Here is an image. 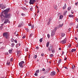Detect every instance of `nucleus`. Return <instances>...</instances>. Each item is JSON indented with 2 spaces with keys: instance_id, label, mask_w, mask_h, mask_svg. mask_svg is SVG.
Wrapping results in <instances>:
<instances>
[{
  "instance_id": "nucleus-63",
  "label": "nucleus",
  "mask_w": 78,
  "mask_h": 78,
  "mask_svg": "<svg viewBox=\"0 0 78 78\" xmlns=\"http://www.w3.org/2000/svg\"><path fill=\"white\" fill-rule=\"evenodd\" d=\"M75 39H76V40H77V38L76 37H75Z\"/></svg>"
},
{
  "instance_id": "nucleus-31",
  "label": "nucleus",
  "mask_w": 78,
  "mask_h": 78,
  "mask_svg": "<svg viewBox=\"0 0 78 78\" xmlns=\"http://www.w3.org/2000/svg\"><path fill=\"white\" fill-rule=\"evenodd\" d=\"M71 9V7H69L68 8V11H70Z\"/></svg>"
},
{
  "instance_id": "nucleus-24",
  "label": "nucleus",
  "mask_w": 78,
  "mask_h": 78,
  "mask_svg": "<svg viewBox=\"0 0 78 78\" xmlns=\"http://www.w3.org/2000/svg\"><path fill=\"white\" fill-rule=\"evenodd\" d=\"M25 30L27 31V32H29L30 31V30L28 29V28H25Z\"/></svg>"
},
{
  "instance_id": "nucleus-28",
  "label": "nucleus",
  "mask_w": 78,
  "mask_h": 78,
  "mask_svg": "<svg viewBox=\"0 0 78 78\" xmlns=\"http://www.w3.org/2000/svg\"><path fill=\"white\" fill-rule=\"evenodd\" d=\"M75 68V65H73L72 67V69H74Z\"/></svg>"
},
{
  "instance_id": "nucleus-15",
  "label": "nucleus",
  "mask_w": 78,
  "mask_h": 78,
  "mask_svg": "<svg viewBox=\"0 0 78 78\" xmlns=\"http://www.w3.org/2000/svg\"><path fill=\"white\" fill-rule=\"evenodd\" d=\"M55 32H52L51 36H53L55 35Z\"/></svg>"
},
{
  "instance_id": "nucleus-20",
  "label": "nucleus",
  "mask_w": 78,
  "mask_h": 78,
  "mask_svg": "<svg viewBox=\"0 0 78 78\" xmlns=\"http://www.w3.org/2000/svg\"><path fill=\"white\" fill-rule=\"evenodd\" d=\"M63 23H62V24H59V25L58 26L59 28H61V27H62L63 26Z\"/></svg>"
},
{
  "instance_id": "nucleus-30",
  "label": "nucleus",
  "mask_w": 78,
  "mask_h": 78,
  "mask_svg": "<svg viewBox=\"0 0 78 78\" xmlns=\"http://www.w3.org/2000/svg\"><path fill=\"white\" fill-rule=\"evenodd\" d=\"M39 41H40V42H42V38H41L39 40Z\"/></svg>"
},
{
  "instance_id": "nucleus-21",
  "label": "nucleus",
  "mask_w": 78,
  "mask_h": 78,
  "mask_svg": "<svg viewBox=\"0 0 78 78\" xmlns=\"http://www.w3.org/2000/svg\"><path fill=\"white\" fill-rule=\"evenodd\" d=\"M15 34L16 35V36L19 35V34H18V32L16 31L15 33Z\"/></svg>"
},
{
  "instance_id": "nucleus-26",
  "label": "nucleus",
  "mask_w": 78,
  "mask_h": 78,
  "mask_svg": "<svg viewBox=\"0 0 78 78\" xmlns=\"http://www.w3.org/2000/svg\"><path fill=\"white\" fill-rule=\"evenodd\" d=\"M69 17H73V15H69Z\"/></svg>"
},
{
  "instance_id": "nucleus-14",
  "label": "nucleus",
  "mask_w": 78,
  "mask_h": 78,
  "mask_svg": "<svg viewBox=\"0 0 78 78\" xmlns=\"http://www.w3.org/2000/svg\"><path fill=\"white\" fill-rule=\"evenodd\" d=\"M28 26H29V27H31V29H32V28H34V25H31V24L30 23H29L28 24Z\"/></svg>"
},
{
  "instance_id": "nucleus-56",
  "label": "nucleus",
  "mask_w": 78,
  "mask_h": 78,
  "mask_svg": "<svg viewBox=\"0 0 78 78\" xmlns=\"http://www.w3.org/2000/svg\"><path fill=\"white\" fill-rule=\"evenodd\" d=\"M71 30V28H69V30H68V31H70Z\"/></svg>"
},
{
  "instance_id": "nucleus-1",
  "label": "nucleus",
  "mask_w": 78,
  "mask_h": 78,
  "mask_svg": "<svg viewBox=\"0 0 78 78\" xmlns=\"http://www.w3.org/2000/svg\"><path fill=\"white\" fill-rule=\"evenodd\" d=\"M10 9L9 8H8L6 9V10H5L4 11V14H5V16H4L3 14H1V17L3 19H10L11 18V13H8V12H9V11Z\"/></svg>"
},
{
  "instance_id": "nucleus-6",
  "label": "nucleus",
  "mask_w": 78,
  "mask_h": 78,
  "mask_svg": "<svg viewBox=\"0 0 78 78\" xmlns=\"http://www.w3.org/2000/svg\"><path fill=\"white\" fill-rule=\"evenodd\" d=\"M36 2L35 0H30L29 3L30 5H33L34 3V2Z\"/></svg>"
},
{
  "instance_id": "nucleus-25",
  "label": "nucleus",
  "mask_w": 78,
  "mask_h": 78,
  "mask_svg": "<svg viewBox=\"0 0 78 78\" xmlns=\"http://www.w3.org/2000/svg\"><path fill=\"white\" fill-rule=\"evenodd\" d=\"M11 47H14V43H12L11 44Z\"/></svg>"
},
{
  "instance_id": "nucleus-16",
  "label": "nucleus",
  "mask_w": 78,
  "mask_h": 78,
  "mask_svg": "<svg viewBox=\"0 0 78 78\" xmlns=\"http://www.w3.org/2000/svg\"><path fill=\"white\" fill-rule=\"evenodd\" d=\"M54 8L55 9H57V5L56 4H54Z\"/></svg>"
},
{
  "instance_id": "nucleus-55",
  "label": "nucleus",
  "mask_w": 78,
  "mask_h": 78,
  "mask_svg": "<svg viewBox=\"0 0 78 78\" xmlns=\"http://www.w3.org/2000/svg\"><path fill=\"white\" fill-rule=\"evenodd\" d=\"M36 49H37V50H38L39 49V47H36Z\"/></svg>"
},
{
  "instance_id": "nucleus-47",
  "label": "nucleus",
  "mask_w": 78,
  "mask_h": 78,
  "mask_svg": "<svg viewBox=\"0 0 78 78\" xmlns=\"http://www.w3.org/2000/svg\"><path fill=\"white\" fill-rule=\"evenodd\" d=\"M13 61V58H12L10 59V61Z\"/></svg>"
},
{
  "instance_id": "nucleus-38",
  "label": "nucleus",
  "mask_w": 78,
  "mask_h": 78,
  "mask_svg": "<svg viewBox=\"0 0 78 78\" xmlns=\"http://www.w3.org/2000/svg\"><path fill=\"white\" fill-rule=\"evenodd\" d=\"M7 66H9L10 64V62H7Z\"/></svg>"
},
{
  "instance_id": "nucleus-43",
  "label": "nucleus",
  "mask_w": 78,
  "mask_h": 78,
  "mask_svg": "<svg viewBox=\"0 0 78 78\" xmlns=\"http://www.w3.org/2000/svg\"><path fill=\"white\" fill-rule=\"evenodd\" d=\"M75 5L76 6H77V5H78V2H76L75 3Z\"/></svg>"
},
{
  "instance_id": "nucleus-48",
  "label": "nucleus",
  "mask_w": 78,
  "mask_h": 78,
  "mask_svg": "<svg viewBox=\"0 0 78 78\" xmlns=\"http://www.w3.org/2000/svg\"><path fill=\"white\" fill-rule=\"evenodd\" d=\"M26 75L27 76H28V75H29V73H26Z\"/></svg>"
},
{
  "instance_id": "nucleus-58",
  "label": "nucleus",
  "mask_w": 78,
  "mask_h": 78,
  "mask_svg": "<svg viewBox=\"0 0 78 78\" xmlns=\"http://www.w3.org/2000/svg\"><path fill=\"white\" fill-rule=\"evenodd\" d=\"M69 47L70 48V47H71V44H69Z\"/></svg>"
},
{
  "instance_id": "nucleus-19",
  "label": "nucleus",
  "mask_w": 78,
  "mask_h": 78,
  "mask_svg": "<svg viewBox=\"0 0 78 78\" xmlns=\"http://www.w3.org/2000/svg\"><path fill=\"white\" fill-rule=\"evenodd\" d=\"M9 52L10 54H11V53H12V50H10L9 51Z\"/></svg>"
},
{
  "instance_id": "nucleus-62",
  "label": "nucleus",
  "mask_w": 78,
  "mask_h": 78,
  "mask_svg": "<svg viewBox=\"0 0 78 78\" xmlns=\"http://www.w3.org/2000/svg\"><path fill=\"white\" fill-rule=\"evenodd\" d=\"M76 28H78V24H77V25L76 26Z\"/></svg>"
},
{
  "instance_id": "nucleus-34",
  "label": "nucleus",
  "mask_w": 78,
  "mask_h": 78,
  "mask_svg": "<svg viewBox=\"0 0 78 78\" xmlns=\"http://www.w3.org/2000/svg\"><path fill=\"white\" fill-rule=\"evenodd\" d=\"M11 41L12 42H13L14 41V39H13V38H12L11 39Z\"/></svg>"
},
{
  "instance_id": "nucleus-13",
  "label": "nucleus",
  "mask_w": 78,
  "mask_h": 78,
  "mask_svg": "<svg viewBox=\"0 0 78 78\" xmlns=\"http://www.w3.org/2000/svg\"><path fill=\"white\" fill-rule=\"evenodd\" d=\"M23 23V22H21V23L19 25L18 27L21 28V27H22Z\"/></svg>"
},
{
  "instance_id": "nucleus-3",
  "label": "nucleus",
  "mask_w": 78,
  "mask_h": 78,
  "mask_svg": "<svg viewBox=\"0 0 78 78\" xmlns=\"http://www.w3.org/2000/svg\"><path fill=\"white\" fill-rule=\"evenodd\" d=\"M25 62L23 61H21L19 63V66L21 68H23V66H25Z\"/></svg>"
},
{
  "instance_id": "nucleus-51",
  "label": "nucleus",
  "mask_w": 78,
  "mask_h": 78,
  "mask_svg": "<svg viewBox=\"0 0 78 78\" xmlns=\"http://www.w3.org/2000/svg\"><path fill=\"white\" fill-rule=\"evenodd\" d=\"M42 71H43V72H44V71L45 70V69L43 68L42 69Z\"/></svg>"
},
{
  "instance_id": "nucleus-7",
  "label": "nucleus",
  "mask_w": 78,
  "mask_h": 78,
  "mask_svg": "<svg viewBox=\"0 0 78 78\" xmlns=\"http://www.w3.org/2000/svg\"><path fill=\"white\" fill-rule=\"evenodd\" d=\"M7 23H10V21L8 19H6L5 20L4 23L6 24Z\"/></svg>"
},
{
  "instance_id": "nucleus-27",
  "label": "nucleus",
  "mask_w": 78,
  "mask_h": 78,
  "mask_svg": "<svg viewBox=\"0 0 78 78\" xmlns=\"http://www.w3.org/2000/svg\"><path fill=\"white\" fill-rule=\"evenodd\" d=\"M39 70L38 69L36 71L35 73H39Z\"/></svg>"
},
{
  "instance_id": "nucleus-59",
  "label": "nucleus",
  "mask_w": 78,
  "mask_h": 78,
  "mask_svg": "<svg viewBox=\"0 0 78 78\" xmlns=\"http://www.w3.org/2000/svg\"><path fill=\"white\" fill-rule=\"evenodd\" d=\"M76 20L77 22H78V18H77L76 19Z\"/></svg>"
},
{
  "instance_id": "nucleus-52",
  "label": "nucleus",
  "mask_w": 78,
  "mask_h": 78,
  "mask_svg": "<svg viewBox=\"0 0 78 78\" xmlns=\"http://www.w3.org/2000/svg\"><path fill=\"white\" fill-rule=\"evenodd\" d=\"M41 56H44V53H42L41 54Z\"/></svg>"
},
{
  "instance_id": "nucleus-32",
  "label": "nucleus",
  "mask_w": 78,
  "mask_h": 78,
  "mask_svg": "<svg viewBox=\"0 0 78 78\" xmlns=\"http://www.w3.org/2000/svg\"><path fill=\"white\" fill-rule=\"evenodd\" d=\"M67 12V11H66V12H64V15H66V13Z\"/></svg>"
},
{
  "instance_id": "nucleus-49",
  "label": "nucleus",
  "mask_w": 78,
  "mask_h": 78,
  "mask_svg": "<svg viewBox=\"0 0 78 78\" xmlns=\"http://www.w3.org/2000/svg\"><path fill=\"white\" fill-rule=\"evenodd\" d=\"M34 75H35V76H37V73H35L34 74Z\"/></svg>"
},
{
  "instance_id": "nucleus-33",
  "label": "nucleus",
  "mask_w": 78,
  "mask_h": 78,
  "mask_svg": "<svg viewBox=\"0 0 78 78\" xmlns=\"http://www.w3.org/2000/svg\"><path fill=\"white\" fill-rule=\"evenodd\" d=\"M61 62V59H60L59 61H58V64H60V62Z\"/></svg>"
},
{
  "instance_id": "nucleus-39",
  "label": "nucleus",
  "mask_w": 78,
  "mask_h": 78,
  "mask_svg": "<svg viewBox=\"0 0 78 78\" xmlns=\"http://www.w3.org/2000/svg\"><path fill=\"white\" fill-rule=\"evenodd\" d=\"M28 50V48H25V51H27Z\"/></svg>"
},
{
  "instance_id": "nucleus-22",
  "label": "nucleus",
  "mask_w": 78,
  "mask_h": 78,
  "mask_svg": "<svg viewBox=\"0 0 78 78\" xmlns=\"http://www.w3.org/2000/svg\"><path fill=\"white\" fill-rule=\"evenodd\" d=\"M76 51V49H72L71 50V52H73L74 51Z\"/></svg>"
},
{
  "instance_id": "nucleus-53",
  "label": "nucleus",
  "mask_w": 78,
  "mask_h": 78,
  "mask_svg": "<svg viewBox=\"0 0 78 78\" xmlns=\"http://www.w3.org/2000/svg\"><path fill=\"white\" fill-rule=\"evenodd\" d=\"M25 36H24L22 37L23 39H24V38H25Z\"/></svg>"
},
{
  "instance_id": "nucleus-61",
  "label": "nucleus",
  "mask_w": 78,
  "mask_h": 78,
  "mask_svg": "<svg viewBox=\"0 0 78 78\" xmlns=\"http://www.w3.org/2000/svg\"><path fill=\"white\" fill-rule=\"evenodd\" d=\"M64 52L63 51L62 55H64Z\"/></svg>"
},
{
  "instance_id": "nucleus-23",
  "label": "nucleus",
  "mask_w": 78,
  "mask_h": 78,
  "mask_svg": "<svg viewBox=\"0 0 78 78\" xmlns=\"http://www.w3.org/2000/svg\"><path fill=\"white\" fill-rule=\"evenodd\" d=\"M49 44H50V43H49V42H47L46 44V47H48V46L49 45Z\"/></svg>"
},
{
  "instance_id": "nucleus-41",
  "label": "nucleus",
  "mask_w": 78,
  "mask_h": 78,
  "mask_svg": "<svg viewBox=\"0 0 78 78\" xmlns=\"http://www.w3.org/2000/svg\"><path fill=\"white\" fill-rule=\"evenodd\" d=\"M8 52H6L5 53V55H8Z\"/></svg>"
},
{
  "instance_id": "nucleus-29",
  "label": "nucleus",
  "mask_w": 78,
  "mask_h": 78,
  "mask_svg": "<svg viewBox=\"0 0 78 78\" xmlns=\"http://www.w3.org/2000/svg\"><path fill=\"white\" fill-rule=\"evenodd\" d=\"M36 58H37V55H34V59H36Z\"/></svg>"
},
{
  "instance_id": "nucleus-11",
  "label": "nucleus",
  "mask_w": 78,
  "mask_h": 78,
  "mask_svg": "<svg viewBox=\"0 0 78 78\" xmlns=\"http://www.w3.org/2000/svg\"><path fill=\"white\" fill-rule=\"evenodd\" d=\"M50 69H47L45 70V72H44V74H46V73H48V72L49 71H50Z\"/></svg>"
},
{
  "instance_id": "nucleus-60",
  "label": "nucleus",
  "mask_w": 78,
  "mask_h": 78,
  "mask_svg": "<svg viewBox=\"0 0 78 78\" xmlns=\"http://www.w3.org/2000/svg\"><path fill=\"white\" fill-rule=\"evenodd\" d=\"M76 46L77 47H78V44H76Z\"/></svg>"
},
{
  "instance_id": "nucleus-54",
  "label": "nucleus",
  "mask_w": 78,
  "mask_h": 78,
  "mask_svg": "<svg viewBox=\"0 0 78 78\" xmlns=\"http://www.w3.org/2000/svg\"><path fill=\"white\" fill-rule=\"evenodd\" d=\"M15 43H17V40H15Z\"/></svg>"
},
{
  "instance_id": "nucleus-12",
  "label": "nucleus",
  "mask_w": 78,
  "mask_h": 78,
  "mask_svg": "<svg viewBox=\"0 0 78 78\" xmlns=\"http://www.w3.org/2000/svg\"><path fill=\"white\" fill-rule=\"evenodd\" d=\"M56 73L55 72L53 71L51 73V76H54L55 75Z\"/></svg>"
},
{
  "instance_id": "nucleus-42",
  "label": "nucleus",
  "mask_w": 78,
  "mask_h": 78,
  "mask_svg": "<svg viewBox=\"0 0 78 78\" xmlns=\"http://www.w3.org/2000/svg\"><path fill=\"white\" fill-rule=\"evenodd\" d=\"M21 16H25V14L23 13H22L21 14Z\"/></svg>"
},
{
  "instance_id": "nucleus-57",
  "label": "nucleus",
  "mask_w": 78,
  "mask_h": 78,
  "mask_svg": "<svg viewBox=\"0 0 78 78\" xmlns=\"http://www.w3.org/2000/svg\"><path fill=\"white\" fill-rule=\"evenodd\" d=\"M71 13H72V14H73V11H71Z\"/></svg>"
},
{
  "instance_id": "nucleus-2",
  "label": "nucleus",
  "mask_w": 78,
  "mask_h": 78,
  "mask_svg": "<svg viewBox=\"0 0 78 78\" xmlns=\"http://www.w3.org/2000/svg\"><path fill=\"white\" fill-rule=\"evenodd\" d=\"M3 36L7 39H9V33L7 32L4 33L3 34Z\"/></svg>"
},
{
  "instance_id": "nucleus-9",
  "label": "nucleus",
  "mask_w": 78,
  "mask_h": 78,
  "mask_svg": "<svg viewBox=\"0 0 78 78\" xmlns=\"http://www.w3.org/2000/svg\"><path fill=\"white\" fill-rule=\"evenodd\" d=\"M20 54H21V51H17V56L18 58L20 56Z\"/></svg>"
},
{
  "instance_id": "nucleus-10",
  "label": "nucleus",
  "mask_w": 78,
  "mask_h": 78,
  "mask_svg": "<svg viewBox=\"0 0 78 78\" xmlns=\"http://www.w3.org/2000/svg\"><path fill=\"white\" fill-rule=\"evenodd\" d=\"M6 5H4L3 4H0V8H2V9L5 8H6Z\"/></svg>"
},
{
  "instance_id": "nucleus-36",
  "label": "nucleus",
  "mask_w": 78,
  "mask_h": 78,
  "mask_svg": "<svg viewBox=\"0 0 78 78\" xmlns=\"http://www.w3.org/2000/svg\"><path fill=\"white\" fill-rule=\"evenodd\" d=\"M59 17L60 19H62V17H63V16H60Z\"/></svg>"
},
{
  "instance_id": "nucleus-17",
  "label": "nucleus",
  "mask_w": 78,
  "mask_h": 78,
  "mask_svg": "<svg viewBox=\"0 0 78 78\" xmlns=\"http://www.w3.org/2000/svg\"><path fill=\"white\" fill-rule=\"evenodd\" d=\"M66 8V4H65V5L62 8L63 9H65Z\"/></svg>"
},
{
  "instance_id": "nucleus-46",
  "label": "nucleus",
  "mask_w": 78,
  "mask_h": 78,
  "mask_svg": "<svg viewBox=\"0 0 78 78\" xmlns=\"http://www.w3.org/2000/svg\"><path fill=\"white\" fill-rule=\"evenodd\" d=\"M21 8L22 9H25V7H23H23H21Z\"/></svg>"
},
{
  "instance_id": "nucleus-37",
  "label": "nucleus",
  "mask_w": 78,
  "mask_h": 78,
  "mask_svg": "<svg viewBox=\"0 0 78 78\" xmlns=\"http://www.w3.org/2000/svg\"><path fill=\"white\" fill-rule=\"evenodd\" d=\"M33 35V34H30V37H31Z\"/></svg>"
},
{
  "instance_id": "nucleus-50",
  "label": "nucleus",
  "mask_w": 78,
  "mask_h": 78,
  "mask_svg": "<svg viewBox=\"0 0 78 78\" xmlns=\"http://www.w3.org/2000/svg\"><path fill=\"white\" fill-rule=\"evenodd\" d=\"M2 28H3L1 26L0 27V30H2Z\"/></svg>"
},
{
  "instance_id": "nucleus-44",
  "label": "nucleus",
  "mask_w": 78,
  "mask_h": 78,
  "mask_svg": "<svg viewBox=\"0 0 78 78\" xmlns=\"http://www.w3.org/2000/svg\"><path fill=\"white\" fill-rule=\"evenodd\" d=\"M47 36L48 38V39H49V38H50V35L49 34H48L47 35Z\"/></svg>"
},
{
  "instance_id": "nucleus-40",
  "label": "nucleus",
  "mask_w": 78,
  "mask_h": 78,
  "mask_svg": "<svg viewBox=\"0 0 78 78\" xmlns=\"http://www.w3.org/2000/svg\"><path fill=\"white\" fill-rule=\"evenodd\" d=\"M30 9V10H31L32 11H33V7H31Z\"/></svg>"
},
{
  "instance_id": "nucleus-5",
  "label": "nucleus",
  "mask_w": 78,
  "mask_h": 78,
  "mask_svg": "<svg viewBox=\"0 0 78 78\" xmlns=\"http://www.w3.org/2000/svg\"><path fill=\"white\" fill-rule=\"evenodd\" d=\"M67 41V38H65L63 40L60 41V43H62V44H64L66 43V41Z\"/></svg>"
},
{
  "instance_id": "nucleus-64",
  "label": "nucleus",
  "mask_w": 78,
  "mask_h": 78,
  "mask_svg": "<svg viewBox=\"0 0 78 78\" xmlns=\"http://www.w3.org/2000/svg\"><path fill=\"white\" fill-rule=\"evenodd\" d=\"M40 78H44V77L41 76V77H40Z\"/></svg>"
},
{
  "instance_id": "nucleus-35",
  "label": "nucleus",
  "mask_w": 78,
  "mask_h": 78,
  "mask_svg": "<svg viewBox=\"0 0 78 78\" xmlns=\"http://www.w3.org/2000/svg\"><path fill=\"white\" fill-rule=\"evenodd\" d=\"M54 55L53 54H51V55H50L49 56L50 57H52Z\"/></svg>"
},
{
  "instance_id": "nucleus-45",
  "label": "nucleus",
  "mask_w": 78,
  "mask_h": 78,
  "mask_svg": "<svg viewBox=\"0 0 78 78\" xmlns=\"http://www.w3.org/2000/svg\"><path fill=\"white\" fill-rule=\"evenodd\" d=\"M57 27H55L54 29V30H55V31H56V30H57Z\"/></svg>"
},
{
  "instance_id": "nucleus-18",
  "label": "nucleus",
  "mask_w": 78,
  "mask_h": 78,
  "mask_svg": "<svg viewBox=\"0 0 78 78\" xmlns=\"http://www.w3.org/2000/svg\"><path fill=\"white\" fill-rule=\"evenodd\" d=\"M61 37H63L64 36H65V34L64 33H61Z\"/></svg>"
},
{
  "instance_id": "nucleus-4",
  "label": "nucleus",
  "mask_w": 78,
  "mask_h": 78,
  "mask_svg": "<svg viewBox=\"0 0 78 78\" xmlns=\"http://www.w3.org/2000/svg\"><path fill=\"white\" fill-rule=\"evenodd\" d=\"M52 48H53V45H52V44H50V46L48 48V51H52Z\"/></svg>"
},
{
  "instance_id": "nucleus-8",
  "label": "nucleus",
  "mask_w": 78,
  "mask_h": 78,
  "mask_svg": "<svg viewBox=\"0 0 78 78\" xmlns=\"http://www.w3.org/2000/svg\"><path fill=\"white\" fill-rule=\"evenodd\" d=\"M51 20V18H49L46 21L47 25H50V21Z\"/></svg>"
}]
</instances>
